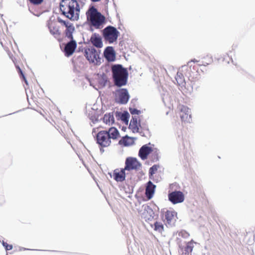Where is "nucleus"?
<instances>
[{
    "label": "nucleus",
    "instance_id": "1",
    "mask_svg": "<svg viewBox=\"0 0 255 255\" xmlns=\"http://www.w3.org/2000/svg\"><path fill=\"white\" fill-rule=\"evenodd\" d=\"M57 19L58 21L62 26L65 27V29L64 31V36L70 40V41L65 45L64 48L65 56L69 57L74 53L77 47V43L76 41L73 39V33L75 31V27L73 24L68 20H62L60 17H58Z\"/></svg>",
    "mask_w": 255,
    "mask_h": 255
},
{
    "label": "nucleus",
    "instance_id": "2",
    "mask_svg": "<svg viewBox=\"0 0 255 255\" xmlns=\"http://www.w3.org/2000/svg\"><path fill=\"white\" fill-rule=\"evenodd\" d=\"M120 136L118 129L115 127H111L108 130L99 131L96 134V141L101 147H107L111 145L112 140H117Z\"/></svg>",
    "mask_w": 255,
    "mask_h": 255
},
{
    "label": "nucleus",
    "instance_id": "3",
    "mask_svg": "<svg viewBox=\"0 0 255 255\" xmlns=\"http://www.w3.org/2000/svg\"><path fill=\"white\" fill-rule=\"evenodd\" d=\"M79 5L75 0H62L60 4V9L62 14L70 19L78 18Z\"/></svg>",
    "mask_w": 255,
    "mask_h": 255
},
{
    "label": "nucleus",
    "instance_id": "4",
    "mask_svg": "<svg viewBox=\"0 0 255 255\" xmlns=\"http://www.w3.org/2000/svg\"><path fill=\"white\" fill-rule=\"evenodd\" d=\"M112 72L115 85L121 87L127 84L128 72L121 65H115L112 67Z\"/></svg>",
    "mask_w": 255,
    "mask_h": 255
},
{
    "label": "nucleus",
    "instance_id": "5",
    "mask_svg": "<svg viewBox=\"0 0 255 255\" xmlns=\"http://www.w3.org/2000/svg\"><path fill=\"white\" fill-rule=\"evenodd\" d=\"M188 66H183L177 72L175 76V80L179 86H184L185 84L184 75L188 77L189 80L191 82H195L198 79V74H194V72L191 71L192 67V61L188 62Z\"/></svg>",
    "mask_w": 255,
    "mask_h": 255
},
{
    "label": "nucleus",
    "instance_id": "6",
    "mask_svg": "<svg viewBox=\"0 0 255 255\" xmlns=\"http://www.w3.org/2000/svg\"><path fill=\"white\" fill-rule=\"evenodd\" d=\"M87 19L90 22L91 26L96 29H100L103 27L105 22V17L97 9L94 7H91L86 13Z\"/></svg>",
    "mask_w": 255,
    "mask_h": 255
},
{
    "label": "nucleus",
    "instance_id": "7",
    "mask_svg": "<svg viewBox=\"0 0 255 255\" xmlns=\"http://www.w3.org/2000/svg\"><path fill=\"white\" fill-rule=\"evenodd\" d=\"M60 24L55 21H50L48 23V28L50 33L58 41L61 42L63 40L64 32L63 33V28L65 27L62 26L61 24L57 21Z\"/></svg>",
    "mask_w": 255,
    "mask_h": 255
},
{
    "label": "nucleus",
    "instance_id": "8",
    "mask_svg": "<svg viewBox=\"0 0 255 255\" xmlns=\"http://www.w3.org/2000/svg\"><path fill=\"white\" fill-rule=\"evenodd\" d=\"M119 32L113 26H109L103 30V36L105 40L109 43H113L117 40Z\"/></svg>",
    "mask_w": 255,
    "mask_h": 255
},
{
    "label": "nucleus",
    "instance_id": "9",
    "mask_svg": "<svg viewBox=\"0 0 255 255\" xmlns=\"http://www.w3.org/2000/svg\"><path fill=\"white\" fill-rule=\"evenodd\" d=\"M161 213L162 214L163 221L165 223V225L169 226L173 225L177 218V213L173 209L166 210V211L162 210Z\"/></svg>",
    "mask_w": 255,
    "mask_h": 255
},
{
    "label": "nucleus",
    "instance_id": "10",
    "mask_svg": "<svg viewBox=\"0 0 255 255\" xmlns=\"http://www.w3.org/2000/svg\"><path fill=\"white\" fill-rule=\"evenodd\" d=\"M84 53L85 57L90 62L95 64H98L100 62L99 53L94 48L85 49Z\"/></svg>",
    "mask_w": 255,
    "mask_h": 255
},
{
    "label": "nucleus",
    "instance_id": "11",
    "mask_svg": "<svg viewBox=\"0 0 255 255\" xmlns=\"http://www.w3.org/2000/svg\"><path fill=\"white\" fill-rule=\"evenodd\" d=\"M129 95L126 89H120L116 91L115 101L121 104H126L128 101Z\"/></svg>",
    "mask_w": 255,
    "mask_h": 255
},
{
    "label": "nucleus",
    "instance_id": "12",
    "mask_svg": "<svg viewBox=\"0 0 255 255\" xmlns=\"http://www.w3.org/2000/svg\"><path fill=\"white\" fill-rule=\"evenodd\" d=\"M141 167V164L136 158L128 157L125 161V169L127 171L138 170Z\"/></svg>",
    "mask_w": 255,
    "mask_h": 255
},
{
    "label": "nucleus",
    "instance_id": "13",
    "mask_svg": "<svg viewBox=\"0 0 255 255\" xmlns=\"http://www.w3.org/2000/svg\"><path fill=\"white\" fill-rule=\"evenodd\" d=\"M177 241L180 248V251H179L180 255H190L193 248V243L191 242H188L186 243L185 247H183L180 238H177Z\"/></svg>",
    "mask_w": 255,
    "mask_h": 255
},
{
    "label": "nucleus",
    "instance_id": "14",
    "mask_svg": "<svg viewBox=\"0 0 255 255\" xmlns=\"http://www.w3.org/2000/svg\"><path fill=\"white\" fill-rule=\"evenodd\" d=\"M143 208V211L141 214V218L147 222L151 221L154 216V212L151 208L147 205H144L142 206Z\"/></svg>",
    "mask_w": 255,
    "mask_h": 255
},
{
    "label": "nucleus",
    "instance_id": "15",
    "mask_svg": "<svg viewBox=\"0 0 255 255\" xmlns=\"http://www.w3.org/2000/svg\"><path fill=\"white\" fill-rule=\"evenodd\" d=\"M168 198L170 202L175 204L183 202L184 196L181 191H173L168 194Z\"/></svg>",
    "mask_w": 255,
    "mask_h": 255
},
{
    "label": "nucleus",
    "instance_id": "16",
    "mask_svg": "<svg viewBox=\"0 0 255 255\" xmlns=\"http://www.w3.org/2000/svg\"><path fill=\"white\" fill-rule=\"evenodd\" d=\"M190 109L186 106L182 105L180 108L179 116L182 122H190L191 119Z\"/></svg>",
    "mask_w": 255,
    "mask_h": 255
},
{
    "label": "nucleus",
    "instance_id": "17",
    "mask_svg": "<svg viewBox=\"0 0 255 255\" xmlns=\"http://www.w3.org/2000/svg\"><path fill=\"white\" fill-rule=\"evenodd\" d=\"M204 61H203L202 64L200 65L199 64L195 63V62H198V61L196 60H191L192 62L194 63V64H192L193 68L196 70V74H198V76L200 75V73L198 71V68L201 66H206L210 64H211L213 62V59L211 56L208 55L204 57L203 58Z\"/></svg>",
    "mask_w": 255,
    "mask_h": 255
},
{
    "label": "nucleus",
    "instance_id": "18",
    "mask_svg": "<svg viewBox=\"0 0 255 255\" xmlns=\"http://www.w3.org/2000/svg\"><path fill=\"white\" fill-rule=\"evenodd\" d=\"M126 170L125 168L116 169L113 172V178L117 182H123L126 179Z\"/></svg>",
    "mask_w": 255,
    "mask_h": 255
},
{
    "label": "nucleus",
    "instance_id": "19",
    "mask_svg": "<svg viewBox=\"0 0 255 255\" xmlns=\"http://www.w3.org/2000/svg\"><path fill=\"white\" fill-rule=\"evenodd\" d=\"M152 151L151 147L148 146L147 144H145L139 149L138 156L142 160H145L147 158L148 155L152 153Z\"/></svg>",
    "mask_w": 255,
    "mask_h": 255
},
{
    "label": "nucleus",
    "instance_id": "20",
    "mask_svg": "<svg viewBox=\"0 0 255 255\" xmlns=\"http://www.w3.org/2000/svg\"><path fill=\"white\" fill-rule=\"evenodd\" d=\"M155 185L151 181H148L145 189L146 197L148 200L151 199L155 191Z\"/></svg>",
    "mask_w": 255,
    "mask_h": 255
},
{
    "label": "nucleus",
    "instance_id": "21",
    "mask_svg": "<svg viewBox=\"0 0 255 255\" xmlns=\"http://www.w3.org/2000/svg\"><path fill=\"white\" fill-rule=\"evenodd\" d=\"M104 55L108 61H114L116 59L115 52L112 47H108L104 51Z\"/></svg>",
    "mask_w": 255,
    "mask_h": 255
},
{
    "label": "nucleus",
    "instance_id": "22",
    "mask_svg": "<svg viewBox=\"0 0 255 255\" xmlns=\"http://www.w3.org/2000/svg\"><path fill=\"white\" fill-rule=\"evenodd\" d=\"M90 40L93 45L98 48H101L103 46L102 38L98 34H93L91 37Z\"/></svg>",
    "mask_w": 255,
    "mask_h": 255
},
{
    "label": "nucleus",
    "instance_id": "23",
    "mask_svg": "<svg viewBox=\"0 0 255 255\" xmlns=\"http://www.w3.org/2000/svg\"><path fill=\"white\" fill-rule=\"evenodd\" d=\"M102 121L106 125L110 126L115 123V119L113 113H107L104 115Z\"/></svg>",
    "mask_w": 255,
    "mask_h": 255
},
{
    "label": "nucleus",
    "instance_id": "24",
    "mask_svg": "<svg viewBox=\"0 0 255 255\" xmlns=\"http://www.w3.org/2000/svg\"><path fill=\"white\" fill-rule=\"evenodd\" d=\"M140 126L139 123L137 122L136 118H132L130 120L129 128L132 130L134 133L139 132V127Z\"/></svg>",
    "mask_w": 255,
    "mask_h": 255
},
{
    "label": "nucleus",
    "instance_id": "25",
    "mask_svg": "<svg viewBox=\"0 0 255 255\" xmlns=\"http://www.w3.org/2000/svg\"><path fill=\"white\" fill-rule=\"evenodd\" d=\"M72 62L73 66V70L76 73H78L80 68V60L79 57H74L72 59Z\"/></svg>",
    "mask_w": 255,
    "mask_h": 255
},
{
    "label": "nucleus",
    "instance_id": "26",
    "mask_svg": "<svg viewBox=\"0 0 255 255\" xmlns=\"http://www.w3.org/2000/svg\"><path fill=\"white\" fill-rule=\"evenodd\" d=\"M132 142V138L128 136H126L125 137H123L119 141L120 144H123L125 146H128Z\"/></svg>",
    "mask_w": 255,
    "mask_h": 255
},
{
    "label": "nucleus",
    "instance_id": "27",
    "mask_svg": "<svg viewBox=\"0 0 255 255\" xmlns=\"http://www.w3.org/2000/svg\"><path fill=\"white\" fill-rule=\"evenodd\" d=\"M154 230L159 233H162L164 230L163 225L160 222H155L154 224Z\"/></svg>",
    "mask_w": 255,
    "mask_h": 255
},
{
    "label": "nucleus",
    "instance_id": "28",
    "mask_svg": "<svg viewBox=\"0 0 255 255\" xmlns=\"http://www.w3.org/2000/svg\"><path fill=\"white\" fill-rule=\"evenodd\" d=\"M15 67L17 70V72L18 73V74L20 75V77L21 79H22V80L24 81V82L25 83V84L26 85L28 84L27 83V81L26 79V78L22 71V70L20 69V68L19 67V66L17 65H16L15 64Z\"/></svg>",
    "mask_w": 255,
    "mask_h": 255
},
{
    "label": "nucleus",
    "instance_id": "29",
    "mask_svg": "<svg viewBox=\"0 0 255 255\" xmlns=\"http://www.w3.org/2000/svg\"><path fill=\"white\" fill-rule=\"evenodd\" d=\"M159 166L158 165H154L149 168V174L150 176H152L157 171Z\"/></svg>",
    "mask_w": 255,
    "mask_h": 255
},
{
    "label": "nucleus",
    "instance_id": "30",
    "mask_svg": "<svg viewBox=\"0 0 255 255\" xmlns=\"http://www.w3.org/2000/svg\"><path fill=\"white\" fill-rule=\"evenodd\" d=\"M178 236L182 238L186 239L190 236L189 234L186 231L182 230L178 233Z\"/></svg>",
    "mask_w": 255,
    "mask_h": 255
},
{
    "label": "nucleus",
    "instance_id": "31",
    "mask_svg": "<svg viewBox=\"0 0 255 255\" xmlns=\"http://www.w3.org/2000/svg\"><path fill=\"white\" fill-rule=\"evenodd\" d=\"M29 3L34 5H39L42 4L44 0H27Z\"/></svg>",
    "mask_w": 255,
    "mask_h": 255
},
{
    "label": "nucleus",
    "instance_id": "32",
    "mask_svg": "<svg viewBox=\"0 0 255 255\" xmlns=\"http://www.w3.org/2000/svg\"><path fill=\"white\" fill-rule=\"evenodd\" d=\"M2 245L5 248V249L6 251L11 250L12 249V245H9L7 243L3 242H2Z\"/></svg>",
    "mask_w": 255,
    "mask_h": 255
},
{
    "label": "nucleus",
    "instance_id": "33",
    "mask_svg": "<svg viewBox=\"0 0 255 255\" xmlns=\"http://www.w3.org/2000/svg\"><path fill=\"white\" fill-rule=\"evenodd\" d=\"M151 160L153 162L156 161L158 160V155L156 152L152 153L151 155Z\"/></svg>",
    "mask_w": 255,
    "mask_h": 255
},
{
    "label": "nucleus",
    "instance_id": "34",
    "mask_svg": "<svg viewBox=\"0 0 255 255\" xmlns=\"http://www.w3.org/2000/svg\"><path fill=\"white\" fill-rule=\"evenodd\" d=\"M128 113H126L125 114H123L121 117V119L123 121L128 122Z\"/></svg>",
    "mask_w": 255,
    "mask_h": 255
},
{
    "label": "nucleus",
    "instance_id": "35",
    "mask_svg": "<svg viewBox=\"0 0 255 255\" xmlns=\"http://www.w3.org/2000/svg\"><path fill=\"white\" fill-rule=\"evenodd\" d=\"M129 111L132 115H133V114L138 115L140 112L139 111H138L135 109H130Z\"/></svg>",
    "mask_w": 255,
    "mask_h": 255
},
{
    "label": "nucleus",
    "instance_id": "36",
    "mask_svg": "<svg viewBox=\"0 0 255 255\" xmlns=\"http://www.w3.org/2000/svg\"><path fill=\"white\" fill-rule=\"evenodd\" d=\"M91 0L92 1H94V2H96V1H99L101 0Z\"/></svg>",
    "mask_w": 255,
    "mask_h": 255
}]
</instances>
